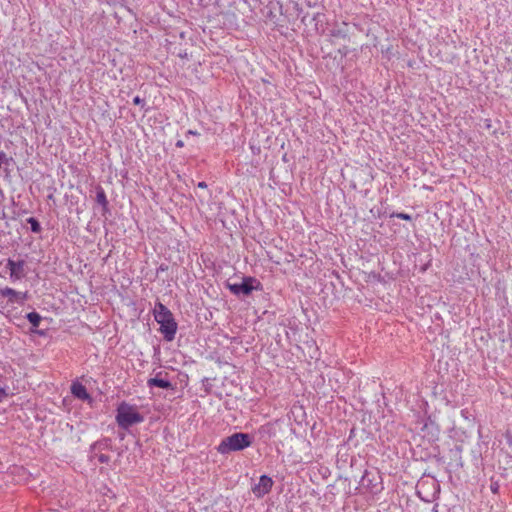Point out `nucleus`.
<instances>
[{
    "label": "nucleus",
    "mask_w": 512,
    "mask_h": 512,
    "mask_svg": "<svg viewBox=\"0 0 512 512\" xmlns=\"http://www.w3.org/2000/svg\"><path fill=\"white\" fill-rule=\"evenodd\" d=\"M226 287L236 296L250 295L253 290H259L261 283L254 277H244L240 283H226Z\"/></svg>",
    "instance_id": "20e7f679"
},
{
    "label": "nucleus",
    "mask_w": 512,
    "mask_h": 512,
    "mask_svg": "<svg viewBox=\"0 0 512 512\" xmlns=\"http://www.w3.org/2000/svg\"><path fill=\"white\" fill-rule=\"evenodd\" d=\"M197 186H198L199 188H202V189L207 188V184H206V182H204V181L199 182Z\"/></svg>",
    "instance_id": "aec40b11"
},
{
    "label": "nucleus",
    "mask_w": 512,
    "mask_h": 512,
    "mask_svg": "<svg viewBox=\"0 0 512 512\" xmlns=\"http://www.w3.org/2000/svg\"><path fill=\"white\" fill-rule=\"evenodd\" d=\"M99 444L98 443H94L92 448L95 449Z\"/></svg>",
    "instance_id": "5701e85b"
},
{
    "label": "nucleus",
    "mask_w": 512,
    "mask_h": 512,
    "mask_svg": "<svg viewBox=\"0 0 512 512\" xmlns=\"http://www.w3.org/2000/svg\"><path fill=\"white\" fill-rule=\"evenodd\" d=\"M26 319L30 322L32 325L31 332L36 333L40 336H45L46 332L44 330H37L36 328L40 325V322L42 320V317L39 313L32 311L27 313Z\"/></svg>",
    "instance_id": "1a4fd4ad"
},
{
    "label": "nucleus",
    "mask_w": 512,
    "mask_h": 512,
    "mask_svg": "<svg viewBox=\"0 0 512 512\" xmlns=\"http://www.w3.org/2000/svg\"><path fill=\"white\" fill-rule=\"evenodd\" d=\"M0 295L2 297H8L11 301L14 300L18 296V292L10 287H5L0 290Z\"/></svg>",
    "instance_id": "f8f14e48"
},
{
    "label": "nucleus",
    "mask_w": 512,
    "mask_h": 512,
    "mask_svg": "<svg viewBox=\"0 0 512 512\" xmlns=\"http://www.w3.org/2000/svg\"><path fill=\"white\" fill-rule=\"evenodd\" d=\"M359 484L371 493H378L382 490L381 476L378 472L365 470Z\"/></svg>",
    "instance_id": "39448f33"
},
{
    "label": "nucleus",
    "mask_w": 512,
    "mask_h": 512,
    "mask_svg": "<svg viewBox=\"0 0 512 512\" xmlns=\"http://www.w3.org/2000/svg\"><path fill=\"white\" fill-rule=\"evenodd\" d=\"M165 269H166V268H164V267H163V265H161V266L159 267V270L164 271Z\"/></svg>",
    "instance_id": "b1692460"
},
{
    "label": "nucleus",
    "mask_w": 512,
    "mask_h": 512,
    "mask_svg": "<svg viewBox=\"0 0 512 512\" xmlns=\"http://www.w3.org/2000/svg\"><path fill=\"white\" fill-rule=\"evenodd\" d=\"M24 261H13L11 259L7 262V268L10 271L11 276L17 275L23 271Z\"/></svg>",
    "instance_id": "9b49d317"
},
{
    "label": "nucleus",
    "mask_w": 512,
    "mask_h": 512,
    "mask_svg": "<svg viewBox=\"0 0 512 512\" xmlns=\"http://www.w3.org/2000/svg\"><path fill=\"white\" fill-rule=\"evenodd\" d=\"M338 53L343 56V57H346L349 53V49L347 46H343L341 48L338 49Z\"/></svg>",
    "instance_id": "a211bd4d"
},
{
    "label": "nucleus",
    "mask_w": 512,
    "mask_h": 512,
    "mask_svg": "<svg viewBox=\"0 0 512 512\" xmlns=\"http://www.w3.org/2000/svg\"><path fill=\"white\" fill-rule=\"evenodd\" d=\"M162 372H158L155 377L147 380V386L149 388L159 387L162 389H173L172 383L165 378H162Z\"/></svg>",
    "instance_id": "6e6552de"
},
{
    "label": "nucleus",
    "mask_w": 512,
    "mask_h": 512,
    "mask_svg": "<svg viewBox=\"0 0 512 512\" xmlns=\"http://www.w3.org/2000/svg\"><path fill=\"white\" fill-rule=\"evenodd\" d=\"M133 103H134L135 105H138V106L144 107V105H145V100H144L143 98H141L140 96H138V95H137V96H135V97L133 98Z\"/></svg>",
    "instance_id": "dca6fc26"
},
{
    "label": "nucleus",
    "mask_w": 512,
    "mask_h": 512,
    "mask_svg": "<svg viewBox=\"0 0 512 512\" xmlns=\"http://www.w3.org/2000/svg\"><path fill=\"white\" fill-rule=\"evenodd\" d=\"M391 217H395V218L407 220V221H410L412 219L411 215L403 213V212L393 213L391 215Z\"/></svg>",
    "instance_id": "4468645a"
},
{
    "label": "nucleus",
    "mask_w": 512,
    "mask_h": 512,
    "mask_svg": "<svg viewBox=\"0 0 512 512\" xmlns=\"http://www.w3.org/2000/svg\"><path fill=\"white\" fill-rule=\"evenodd\" d=\"M95 457H97L98 461L103 464H107L110 461V457L106 454H99Z\"/></svg>",
    "instance_id": "2eb2a0df"
},
{
    "label": "nucleus",
    "mask_w": 512,
    "mask_h": 512,
    "mask_svg": "<svg viewBox=\"0 0 512 512\" xmlns=\"http://www.w3.org/2000/svg\"><path fill=\"white\" fill-rule=\"evenodd\" d=\"M499 488H500V485H499V483L497 481H495V482L492 481L491 482L490 490H491L492 493L497 494L498 491H499Z\"/></svg>",
    "instance_id": "f3484780"
},
{
    "label": "nucleus",
    "mask_w": 512,
    "mask_h": 512,
    "mask_svg": "<svg viewBox=\"0 0 512 512\" xmlns=\"http://www.w3.org/2000/svg\"><path fill=\"white\" fill-rule=\"evenodd\" d=\"M7 396H8V393L6 392V389L0 387V400L6 398Z\"/></svg>",
    "instance_id": "6ab92c4d"
},
{
    "label": "nucleus",
    "mask_w": 512,
    "mask_h": 512,
    "mask_svg": "<svg viewBox=\"0 0 512 512\" xmlns=\"http://www.w3.org/2000/svg\"><path fill=\"white\" fill-rule=\"evenodd\" d=\"M187 134L196 135V134H197V132L192 131V130H189V131L187 132Z\"/></svg>",
    "instance_id": "4be33fe9"
},
{
    "label": "nucleus",
    "mask_w": 512,
    "mask_h": 512,
    "mask_svg": "<svg viewBox=\"0 0 512 512\" xmlns=\"http://www.w3.org/2000/svg\"><path fill=\"white\" fill-rule=\"evenodd\" d=\"M96 202L102 207L104 214L109 211V202L107 200L106 193L100 185L96 187Z\"/></svg>",
    "instance_id": "9d476101"
},
{
    "label": "nucleus",
    "mask_w": 512,
    "mask_h": 512,
    "mask_svg": "<svg viewBox=\"0 0 512 512\" xmlns=\"http://www.w3.org/2000/svg\"><path fill=\"white\" fill-rule=\"evenodd\" d=\"M27 223L30 224V229L33 233H40L42 228L39 221L34 217H29Z\"/></svg>",
    "instance_id": "ddd939ff"
},
{
    "label": "nucleus",
    "mask_w": 512,
    "mask_h": 512,
    "mask_svg": "<svg viewBox=\"0 0 512 512\" xmlns=\"http://www.w3.org/2000/svg\"><path fill=\"white\" fill-rule=\"evenodd\" d=\"M72 395L82 401H92L90 394L87 392L86 387L78 381H74L71 385Z\"/></svg>",
    "instance_id": "0eeeda50"
},
{
    "label": "nucleus",
    "mask_w": 512,
    "mask_h": 512,
    "mask_svg": "<svg viewBox=\"0 0 512 512\" xmlns=\"http://www.w3.org/2000/svg\"><path fill=\"white\" fill-rule=\"evenodd\" d=\"M116 422L119 427L128 429L134 424L144 421V417L136 410V408L126 402H121L116 410Z\"/></svg>",
    "instance_id": "7ed1b4c3"
},
{
    "label": "nucleus",
    "mask_w": 512,
    "mask_h": 512,
    "mask_svg": "<svg viewBox=\"0 0 512 512\" xmlns=\"http://www.w3.org/2000/svg\"><path fill=\"white\" fill-rule=\"evenodd\" d=\"M272 486H273V480L267 475H262L259 478L258 484H256L252 488V491L255 496L263 497L264 495L268 494L271 491Z\"/></svg>",
    "instance_id": "423d86ee"
},
{
    "label": "nucleus",
    "mask_w": 512,
    "mask_h": 512,
    "mask_svg": "<svg viewBox=\"0 0 512 512\" xmlns=\"http://www.w3.org/2000/svg\"><path fill=\"white\" fill-rule=\"evenodd\" d=\"M252 438L247 433L237 432L223 438L217 447L220 454H229L234 451H241L251 446Z\"/></svg>",
    "instance_id": "f03ea898"
},
{
    "label": "nucleus",
    "mask_w": 512,
    "mask_h": 512,
    "mask_svg": "<svg viewBox=\"0 0 512 512\" xmlns=\"http://www.w3.org/2000/svg\"><path fill=\"white\" fill-rule=\"evenodd\" d=\"M155 321L160 325V332L166 341H172L177 332V323L171 311L161 302L156 303L154 309Z\"/></svg>",
    "instance_id": "f257e3e1"
},
{
    "label": "nucleus",
    "mask_w": 512,
    "mask_h": 512,
    "mask_svg": "<svg viewBox=\"0 0 512 512\" xmlns=\"http://www.w3.org/2000/svg\"><path fill=\"white\" fill-rule=\"evenodd\" d=\"M183 146H184V142H183L182 140H178V141L176 142V147L181 148V147H183Z\"/></svg>",
    "instance_id": "412c9836"
}]
</instances>
